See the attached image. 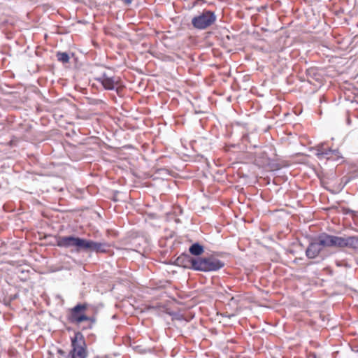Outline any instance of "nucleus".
<instances>
[{"mask_svg": "<svg viewBox=\"0 0 358 358\" xmlns=\"http://www.w3.org/2000/svg\"><path fill=\"white\" fill-rule=\"evenodd\" d=\"M345 247L358 249V236L345 237Z\"/></svg>", "mask_w": 358, "mask_h": 358, "instance_id": "11", "label": "nucleus"}, {"mask_svg": "<svg viewBox=\"0 0 358 358\" xmlns=\"http://www.w3.org/2000/svg\"><path fill=\"white\" fill-rule=\"evenodd\" d=\"M216 15L210 10H203L192 19L193 27L197 29H205L215 23Z\"/></svg>", "mask_w": 358, "mask_h": 358, "instance_id": "2", "label": "nucleus"}, {"mask_svg": "<svg viewBox=\"0 0 358 358\" xmlns=\"http://www.w3.org/2000/svg\"><path fill=\"white\" fill-rule=\"evenodd\" d=\"M189 251L193 255L199 256L203 252L204 250L201 245L195 243L189 247Z\"/></svg>", "mask_w": 358, "mask_h": 358, "instance_id": "12", "label": "nucleus"}, {"mask_svg": "<svg viewBox=\"0 0 358 358\" xmlns=\"http://www.w3.org/2000/svg\"><path fill=\"white\" fill-rule=\"evenodd\" d=\"M87 308L86 303H79L73 307L70 313V320L76 324H80L84 321H90L92 319L85 315V311Z\"/></svg>", "mask_w": 358, "mask_h": 358, "instance_id": "4", "label": "nucleus"}, {"mask_svg": "<svg viewBox=\"0 0 358 358\" xmlns=\"http://www.w3.org/2000/svg\"><path fill=\"white\" fill-rule=\"evenodd\" d=\"M57 57L58 61L62 63H67L69 61V56L66 52H57Z\"/></svg>", "mask_w": 358, "mask_h": 358, "instance_id": "13", "label": "nucleus"}, {"mask_svg": "<svg viewBox=\"0 0 358 358\" xmlns=\"http://www.w3.org/2000/svg\"><path fill=\"white\" fill-rule=\"evenodd\" d=\"M322 234L324 238L322 243H324L327 248L345 247V237L333 236L326 233H322Z\"/></svg>", "mask_w": 358, "mask_h": 358, "instance_id": "6", "label": "nucleus"}, {"mask_svg": "<svg viewBox=\"0 0 358 358\" xmlns=\"http://www.w3.org/2000/svg\"><path fill=\"white\" fill-rule=\"evenodd\" d=\"M107 244L106 243L95 242L92 240L84 239L83 243L82 251L106 252Z\"/></svg>", "mask_w": 358, "mask_h": 358, "instance_id": "7", "label": "nucleus"}, {"mask_svg": "<svg viewBox=\"0 0 358 358\" xmlns=\"http://www.w3.org/2000/svg\"><path fill=\"white\" fill-rule=\"evenodd\" d=\"M83 238L74 236H58L56 238V245L60 248H73L77 252L82 251Z\"/></svg>", "mask_w": 358, "mask_h": 358, "instance_id": "3", "label": "nucleus"}, {"mask_svg": "<svg viewBox=\"0 0 358 358\" xmlns=\"http://www.w3.org/2000/svg\"><path fill=\"white\" fill-rule=\"evenodd\" d=\"M323 239L322 234H321L309 243L306 250V255L308 258L314 259L317 257L322 248H327L324 243H321Z\"/></svg>", "mask_w": 358, "mask_h": 358, "instance_id": "5", "label": "nucleus"}, {"mask_svg": "<svg viewBox=\"0 0 358 358\" xmlns=\"http://www.w3.org/2000/svg\"><path fill=\"white\" fill-rule=\"evenodd\" d=\"M178 264L188 267L195 271L203 272L216 271L222 268L224 264L213 256L208 257H191L182 255L176 259Z\"/></svg>", "mask_w": 358, "mask_h": 358, "instance_id": "1", "label": "nucleus"}, {"mask_svg": "<svg viewBox=\"0 0 358 358\" xmlns=\"http://www.w3.org/2000/svg\"><path fill=\"white\" fill-rule=\"evenodd\" d=\"M98 80L101 82L106 90H113L115 88V85L117 83V80H115L112 77H108L106 74H103L101 77L99 78Z\"/></svg>", "mask_w": 358, "mask_h": 358, "instance_id": "10", "label": "nucleus"}, {"mask_svg": "<svg viewBox=\"0 0 358 358\" xmlns=\"http://www.w3.org/2000/svg\"><path fill=\"white\" fill-rule=\"evenodd\" d=\"M85 342L83 341H77V336L72 339L73 349L71 351V358H86V351L84 348Z\"/></svg>", "mask_w": 358, "mask_h": 358, "instance_id": "8", "label": "nucleus"}, {"mask_svg": "<svg viewBox=\"0 0 358 358\" xmlns=\"http://www.w3.org/2000/svg\"><path fill=\"white\" fill-rule=\"evenodd\" d=\"M316 155L320 159H330L334 155L338 157L339 152L338 150H332L331 148L326 149L324 148V144L320 143L317 145L316 147Z\"/></svg>", "mask_w": 358, "mask_h": 358, "instance_id": "9", "label": "nucleus"}]
</instances>
